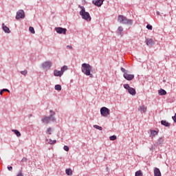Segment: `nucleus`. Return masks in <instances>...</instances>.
Wrapping results in <instances>:
<instances>
[{
	"label": "nucleus",
	"mask_w": 176,
	"mask_h": 176,
	"mask_svg": "<svg viewBox=\"0 0 176 176\" xmlns=\"http://www.w3.org/2000/svg\"><path fill=\"white\" fill-rule=\"evenodd\" d=\"M63 149L66 152H68V151H69V147L68 146H64Z\"/></svg>",
	"instance_id": "e433bc0d"
},
{
	"label": "nucleus",
	"mask_w": 176,
	"mask_h": 176,
	"mask_svg": "<svg viewBox=\"0 0 176 176\" xmlns=\"http://www.w3.org/2000/svg\"><path fill=\"white\" fill-rule=\"evenodd\" d=\"M151 149H155V148H153V146H151Z\"/></svg>",
	"instance_id": "de8ad7c7"
},
{
	"label": "nucleus",
	"mask_w": 176,
	"mask_h": 176,
	"mask_svg": "<svg viewBox=\"0 0 176 176\" xmlns=\"http://www.w3.org/2000/svg\"><path fill=\"white\" fill-rule=\"evenodd\" d=\"M50 117L52 118V122H56V117H54L56 112L53 111V110H50Z\"/></svg>",
	"instance_id": "f8f14e48"
},
{
	"label": "nucleus",
	"mask_w": 176,
	"mask_h": 176,
	"mask_svg": "<svg viewBox=\"0 0 176 176\" xmlns=\"http://www.w3.org/2000/svg\"><path fill=\"white\" fill-rule=\"evenodd\" d=\"M46 142H47V144H50V145H53L54 144H56V142H57V140H52V139H46L45 140Z\"/></svg>",
	"instance_id": "aec40b11"
},
{
	"label": "nucleus",
	"mask_w": 176,
	"mask_h": 176,
	"mask_svg": "<svg viewBox=\"0 0 176 176\" xmlns=\"http://www.w3.org/2000/svg\"><path fill=\"white\" fill-rule=\"evenodd\" d=\"M131 87H130V85H129V84H124V89H126V90L129 91V89H131Z\"/></svg>",
	"instance_id": "473e14b6"
},
{
	"label": "nucleus",
	"mask_w": 176,
	"mask_h": 176,
	"mask_svg": "<svg viewBox=\"0 0 176 176\" xmlns=\"http://www.w3.org/2000/svg\"><path fill=\"white\" fill-rule=\"evenodd\" d=\"M154 176H162V173L160 172V169L158 168H154Z\"/></svg>",
	"instance_id": "2eb2a0df"
},
{
	"label": "nucleus",
	"mask_w": 176,
	"mask_h": 176,
	"mask_svg": "<svg viewBox=\"0 0 176 176\" xmlns=\"http://www.w3.org/2000/svg\"><path fill=\"white\" fill-rule=\"evenodd\" d=\"M161 124H162V126H164L165 127H170V124L168 122H166V120H162Z\"/></svg>",
	"instance_id": "6ab92c4d"
},
{
	"label": "nucleus",
	"mask_w": 176,
	"mask_h": 176,
	"mask_svg": "<svg viewBox=\"0 0 176 176\" xmlns=\"http://www.w3.org/2000/svg\"><path fill=\"white\" fill-rule=\"evenodd\" d=\"M57 34L65 35L67 34V28H61V27H56L54 28Z\"/></svg>",
	"instance_id": "423d86ee"
},
{
	"label": "nucleus",
	"mask_w": 176,
	"mask_h": 176,
	"mask_svg": "<svg viewBox=\"0 0 176 176\" xmlns=\"http://www.w3.org/2000/svg\"><path fill=\"white\" fill-rule=\"evenodd\" d=\"M21 162L22 163H24L25 162H28V159H27V157H23L22 160H21Z\"/></svg>",
	"instance_id": "58836bf2"
},
{
	"label": "nucleus",
	"mask_w": 176,
	"mask_h": 176,
	"mask_svg": "<svg viewBox=\"0 0 176 176\" xmlns=\"http://www.w3.org/2000/svg\"><path fill=\"white\" fill-rule=\"evenodd\" d=\"M173 120L176 123V113L174 116L172 117Z\"/></svg>",
	"instance_id": "79ce46f5"
},
{
	"label": "nucleus",
	"mask_w": 176,
	"mask_h": 176,
	"mask_svg": "<svg viewBox=\"0 0 176 176\" xmlns=\"http://www.w3.org/2000/svg\"><path fill=\"white\" fill-rule=\"evenodd\" d=\"M54 76H63V72L59 70H54Z\"/></svg>",
	"instance_id": "dca6fc26"
},
{
	"label": "nucleus",
	"mask_w": 176,
	"mask_h": 176,
	"mask_svg": "<svg viewBox=\"0 0 176 176\" xmlns=\"http://www.w3.org/2000/svg\"><path fill=\"white\" fill-rule=\"evenodd\" d=\"M94 128L96 129L97 130H100V131L102 130V127H101L98 125H94Z\"/></svg>",
	"instance_id": "2f4dec72"
},
{
	"label": "nucleus",
	"mask_w": 176,
	"mask_h": 176,
	"mask_svg": "<svg viewBox=\"0 0 176 176\" xmlns=\"http://www.w3.org/2000/svg\"><path fill=\"white\" fill-rule=\"evenodd\" d=\"M55 90L58 91H61V85H56L54 87Z\"/></svg>",
	"instance_id": "a878e982"
},
{
	"label": "nucleus",
	"mask_w": 176,
	"mask_h": 176,
	"mask_svg": "<svg viewBox=\"0 0 176 176\" xmlns=\"http://www.w3.org/2000/svg\"><path fill=\"white\" fill-rule=\"evenodd\" d=\"M32 114H29L28 118H32Z\"/></svg>",
	"instance_id": "49530a36"
},
{
	"label": "nucleus",
	"mask_w": 176,
	"mask_h": 176,
	"mask_svg": "<svg viewBox=\"0 0 176 176\" xmlns=\"http://www.w3.org/2000/svg\"><path fill=\"white\" fill-rule=\"evenodd\" d=\"M123 76L126 80H133L134 79V74H129L127 72L124 73Z\"/></svg>",
	"instance_id": "9d476101"
},
{
	"label": "nucleus",
	"mask_w": 176,
	"mask_h": 176,
	"mask_svg": "<svg viewBox=\"0 0 176 176\" xmlns=\"http://www.w3.org/2000/svg\"><path fill=\"white\" fill-rule=\"evenodd\" d=\"M80 16H81L83 20H86V21H91V16H90V14L88 12H86V10H80Z\"/></svg>",
	"instance_id": "7ed1b4c3"
},
{
	"label": "nucleus",
	"mask_w": 176,
	"mask_h": 176,
	"mask_svg": "<svg viewBox=\"0 0 176 176\" xmlns=\"http://www.w3.org/2000/svg\"><path fill=\"white\" fill-rule=\"evenodd\" d=\"M12 133H14V134L16 135V137H19V138L21 137V133L18 130L12 129Z\"/></svg>",
	"instance_id": "4be33fe9"
},
{
	"label": "nucleus",
	"mask_w": 176,
	"mask_h": 176,
	"mask_svg": "<svg viewBox=\"0 0 176 176\" xmlns=\"http://www.w3.org/2000/svg\"><path fill=\"white\" fill-rule=\"evenodd\" d=\"M164 142V139L163 138H159L157 140V145H163V143Z\"/></svg>",
	"instance_id": "f3484780"
},
{
	"label": "nucleus",
	"mask_w": 176,
	"mask_h": 176,
	"mask_svg": "<svg viewBox=\"0 0 176 176\" xmlns=\"http://www.w3.org/2000/svg\"><path fill=\"white\" fill-rule=\"evenodd\" d=\"M29 31H30V32H31L32 34H35V30L34 29V28L33 27H30L29 28Z\"/></svg>",
	"instance_id": "7c9ffc66"
},
{
	"label": "nucleus",
	"mask_w": 176,
	"mask_h": 176,
	"mask_svg": "<svg viewBox=\"0 0 176 176\" xmlns=\"http://www.w3.org/2000/svg\"><path fill=\"white\" fill-rule=\"evenodd\" d=\"M8 168L9 171H12V170H13V167H12V166H8Z\"/></svg>",
	"instance_id": "37998d69"
},
{
	"label": "nucleus",
	"mask_w": 176,
	"mask_h": 176,
	"mask_svg": "<svg viewBox=\"0 0 176 176\" xmlns=\"http://www.w3.org/2000/svg\"><path fill=\"white\" fill-rule=\"evenodd\" d=\"M117 137L116 135H113L109 137L110 141H115L116 140Z\"/></svg>",
	"instance_id": "c756f323"
},
{
	"label": "nucleus",
	"mask_w": 176,
	"mask_h": 176,
	"mask_svg": "<svg viewBox=\"0 0 176 176\" xmlns=\"http://www.w3.org/2000/svg\"><path fill=\"white\" fill-rule=\"evenodd\" d=\"M24 17H25V13L24 12V10H19L17 11L16 20H20V19H24Z\"/></svg>",
	"instance_id": "39448f33"
},
{
	"label": "nucleus",
	"mask_w": 176,
	"mask_h": 176,
	"mask_svg": "<svg viewBox=\"0 0 176 176\" xmlns=\"http://www.w3.org/2000/svg\"><path fill=\"white\" fill-rule=\"evenodd\" d=\"M118 21L121 24H126L127 25H133V20L127 19L123 15H118Z\"/></svg>",
	"instance_id": "f03ea898"
},
{
	"label": "nucleus",
	"mask_w": 176,
	"mask_h": 176,
	"mask_svg": "<svg viewBox=\"0 0 176 176\" xmlns=\"http://www.w3.org/2000/svg\"><path fill=\"white\" fill-rule=\"evenodd\" d=\"M107 170H108V168H107Z\"/></svg>",
	"instance_id": "09e8293b"
},
{
	"label": "nucleus",
	"mask_w": 176,
	"mask_h": 176,
	"mask_svg": "<svg viewBox=\"0 0 176 176\" xmlns=\"http://www.w3.org/2000/svg\"><path fill=\"white\" fill-rule=\"evenodd\" d=\"M146 28H147V30H149L150 31H152L153 27H152L151 25L148 24V25H146Z\"/></svg>",
	"instance_id": "72a5a7b5"
},
{
	"label": "nucleus",
	"mask_w": 176,
	"mask_h": 176,
	"mask_svg": "<svg viewBox=\"0 0 176 176\" xmlns=\"http://www.w3.org/2000/svg\"><path fill=\"white\" fill-rule=\"evenodd\" d=\"M67 69H68V66L64 65L61 67L60 72H62V74H64V72H65V71H67Z\"/></svg>",
	"instance_id": "5701e85b"
},
{
	"label": "nucleus",
	"mask_w": 176,
	"mask_h": 176,
	"mask_svg": "<svg viewBox=\"0 0 176 176\" xmlns=\"http://www.w3.org/2000/svg\"><path fill=\"white\" fill-rule=\"evenodd\" d=\"M135 176H142V172L141 170H138L135 173Z\"/></svg>",
	"instance_id": "c85d7f7f"
},
{
	"label": "nucleus",
	"mask_w": 176,
	"mask_h": 176,
	"mask_svg": "<svg viewBox=\"0 0 176 176\" xmlns=\"http://www.w3.org/2000/svg\"><path fill=\"white\" fill-rule=\"evenodd\" d=\"M67 175H72V170L71 168H67L65 170Z\"/></svg>",
	"instance_id": "393cba45"
},
{
	"label": "nucleus",
	"mask_w": 176,
	"mask_h": 176,
	"mask_svg": "<svg viewBox=\"0 0 176 176\" xmlns=\"http://www.w3.org/2000/svg\"><path fill=\"white\" fill-rule=\"evenodd\" d=\"M145 43L146 45H147V46L152 47V46L155 45V41H153V39L152 38H146L145 41Z\"/></svg>",
	"instance_id": "9b49d317"
},
{
	"label": "nucleus",
	"mask_w": 176,
	"mask_h": 176,
	"mask_svg": "<svg viewBox=\"0 0 176 176\" xmlns=\"http://www.w3.org/2000/svg\"><path fill=\"white\" fill-rule=\"evenodd\" d=\"M82 72L84 75L89 76V78H94V76L91 73V66L89 63H82Z\"/></svg>",
	"instance_id": "f257e3e1"
},
{
	"label": "nucleus",
	"mask_w": 176,
	"mask_h": 176,
	"mask_svg": "<svg viewBox=\"0 0 176 176\" xmlns=\"http://www.w3.org/2000/svg\"><path fill=\"white\" fill-rule=\"evenodd\" d=\"M139 111L140 112H143V113H145L146 112V107L144 105H142L140 107Z\"/></svg>",
	"instance_id": "412c9836"
},
{
	"label": "nucleus",
	"mask_w": 176,
	"mask_h": 176,
	"mask_svg": "<svg viewBox=\"0 0 176 176\" xmlns=\"http://www.w3.org/2000/svg\"><path fill=\"white\" fill-rule=\"evenodd\" d=\"M128 93L131 94V96H135L137 94V92L135 91V89L131 87L128 90Z\"/></svg>",
	"instance_id": "4468645a"
},
{
	"label": "nucleus",
	"mask_w": 176,
	"mask_h": 176,
	"mask_svg": "<svg viewBox=\"0 0 176 176\" xmlns=\"http://www.w3.org/2000/svg\"><path fill=\"white\" fill-rule=\"evenodd\" d=\"M67 47H68V49H70V50H72V45H67Z\"/></svg>",
	"instance_id": "c03bdc74"
},
{
	"label": "nucleus",
	"mask_w": 176,
	"mask_h": 176,
	"mask_svg": "<svg viewBox=\"0 0 176 176\" xmlns=\"http://www.w3.org/2000/svg\"><path fill=\"white\" fill-rule=\"evenodd\" d=\"M111 113V110H109V109L103 107L100 109V114L102 115V116H104V118H107V116H109V115H110Z\"/></svg>",
	"instance_id": "20e7f679"
},
{
	"label": "nucleus",
	"mask_w": 176,
	"mask_h": 176,
	"mask_svg": "<svg viewBox=\"0 0 176 176\" xmlns=\"http://www.w3.org/2000/svg\"><path fill=\"white\" fill-rule=\"evenodd\" d=\"M21 75H27L28 74V72L27 70L21 71Z\"/></svg>",
	"instance_id": "f704fd0d"
},
{
	"label": "nucleus",
	"mask_w": 176,
	"mask_h": 176,
	"mask_svg": "<svg viewBox=\"0 0 176 176\" xmlns=\"http://www.w3.org/2000/svg\"><path fill=\"white\" fill-rule=\"evenodd\" d=\"M78 8H80V9H81V10H86V9L85 8V7L80 6V5H78Z\"/></svg>",
	"instance_id": "a19ab883"
},
{
	"label": "nucleus",
	"mask_w": 176,
	"mask_h": 176,
	"mask_svg": "<svg viewBox=\"0 0 176 176\" xmlns=\"http://www.w3.org/2000/svg\"><path fill=\"white\" fill-rule=\"evenodd\" d=\"M42 123H46V124H49L52 122V117L44 116L41 120Z\"/></svg>",
	"instance_id": "0eeeda50"
},
{
	"label": "nucleus",
	"mask_w": 176,
	"mask_h": 176,
	"mask_svg": "<svg viewBox=\"0 0 176 176\" xmlns=\"http://www.w3.org/2000/svg\"><path fill=\"white\" fill-rule=\"evenodd\" d=\"M47 134H49L50 135L52 134V128H48L47 129Z\"/></svg>",
	"instance_id": "c9c22d12"
},
{
	"label": "nucleus",
	"mask_w": 176,
	"mask_h": 176,
	"mask_svg": "<svg viewBox=\"0 0 176 176\" xmlns=\"http://www.w3.org/2000/svg\"><path fill=\"white\" fill-rule=\"evenodd\" d=\"M156 14H157V16H159V14H160V12L157 11V12H156Z\"/></svg>",
	"instance_id": "a18cd8bd"
},
{
	"label": "nucleus",
	"mask_w": 176,
	"mask_h": 176,
	"mask_svg": "<svg viewBox=\"0 0 176 176\" xmlns=\"http://www.w3.org/2000/svg\"><path fill=\"white\" fill-rule=\"evenodd\" d=\"M16 176H24L23 175V170H20L19 172H18V174L16 175Z\"/></svg>",
	"instance_id": "4c0bfd02"
},
{
	"label": "nucleus",
	"mask_w": 176,
	"mask_h": 176,
	"mask_svg": "<svg viewBox=\"0 0 176 176\" xmlns=\"http://www.w3.org/2000/svg\"><path fill=\"white\" fill-rule=\"evenodd\" d=\"M2 28L4 32H6V34H10V29H9V28L5 25V23L2 24Z\"/></svg>",
	"instance_id": "ddd939ff"
},
{
	"label": "nucleus",
	"mask_w": 176,
	"mask_h": 176,
	"mask_svg": "<svg viewBox=\"0 0 176 176\" xmlns=\"http://www.w3.org/2000/svg\"><path fill=\"white\" fill-rule=\"evenodd\" d=\"M3 91H7L8 93H10V91L8 89H3L0 91V96H2L3 94Z\"/></svg>",
	"instance_id": "cd10ccee"
},
{
	"label": "nucleus",
	"mask_w": 176,
	"mask_h": 176,
	"mask_svg": "<svg viewBox=\"0 0 176 176\" xmlns=\"http://www.w3.org/2000/svg\"><path fill=\"white\" fill-rule=\"evenodd\" d=\"M122 31H123V27L119 26L118 28V35H122Z\"/></svg>",
	"instance_id": "bb28decb"
},
{
	"label": "nucleus",
	"mask_w": 176,
	"mask_h": 176,
	"mask_svg": "<svg viewBox=\"0 0 176 176\" xmlns=\"http://www.w3.org/2000/svg\"><path fill=\"white\" fill-rule=\"evenodd\" d=\"M42 67L44 69H50L52 67V62L46 61L42 64Z\"/></svg>",
	"instance_id": "6e6552de"
},
{
	"label": "nucleus",
	"mask_w": 176,
	"mask_h": 176,
	"mask_svg": "<svg viewBox=\"0 0 176 176\" xmlns=\"http://www.w3.org/2000/svg\"><path fill=\"white\" fill-rule=\"evenodd\" d=\"M121 71H122V72H124V74L127 73V71L126 70L125 68L121 67Z\"/></svg>",
	"instance_id": "ea45409f"
},
{
	"label": "nucleus",
	"mask_w": 176,
	"mask_h": 176,
	"mask_svg": "<svg viewBox=\"0 0 176 176\" xmlns=\"http://www.w3.org/2000/svg\"><path fill=\"white\" fill-rule=\"evenodd\" d=\"M158 94L160 96H166V94H167V91H166V90L163 89H160L158 91Z\"/></svg>",
	"instance_id": "a211bd4d"
},
{
	"label": "nucleus",
	"mask_w": 176,
	"mask_h": 176,
	"mask_svg": "<svg viewBox=\"0 0 176 176\" xmlns=\"http://www.w3.org/2000/svg\"><path fill=\"white\" fill-rule=\"evenodd\" d=\"M158 132L155 131V130H152L151 131V135L150 137H155V135H157Z\"/></svg>",
	"instance_id": "b1692460"
},
{
	"label": "nucleus",
	"mask_w": 176,
	"mask_h": 176,
	"mask_svg": "<svg viewBox=\"0 0 176 176\" xmlns=\"http://www.w3.org/2000/svg\"><path fill=\"white\" fill-rule=\"evenodd\" d=\"M92 3H94L95 6H98V8H100L102 6V3H104V0H94L92 1Z\"/></svg>",
	"instance_id": "1a4fd4ad"
}]
</instances>
